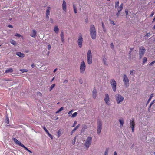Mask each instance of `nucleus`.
I'll return each instance as SVG.
<instances>
[{
	"mask_svg": "<svg viewBox=\"0 0 155 155\" xmlns=\"http://www.w3.org/2000/svg\"><path fill=\"white\" fill-rule=\"evenodd\" d=\"M90 31L92 38L95 39L96 37V32L95 27L93 25H91L90 26Z\"/></svg>",
	"mask_w": 155,
	"mask_h": 155,
	"instance_id": "nucleus-1",
	"label": "nucleus"
},
{
	"mask_svg": "<svg viewBox=\"0 0 155 155\" xmlns=\"http://www.w3.org/2000/svg\"><path fill=\"white\" fill-rule=\"evenodd\" d=\"M87 61L89 65L91 64L92 63V54L90 50L88 51L87 53Z\"/></svg>",
	"mask_w": 155,
	"mask_h": 155,
	"instance_id": "nucleus-2",
	"label": "nucleus"
},
{
	"mask_svg": "<svg viewBox=\"0 0 155 155\" xmlns=\"http://www.w3.org/2000/svg\"><path fill=\"white\" fill-rule=\"evenodd\" d=\"M116 100L117 104H120L124 101V97L119 94H117L115 95Z\"/></svg>",
	"mask_w": 155,
	"mask_h": 155,
	"instance_id": "nucleus-3",
	"label": "nucleus"
},
{
	"mask_svg": "<svg viewBox=\"0 0 155 155\" xmlns=\"http://www.w3.org/2000/svg\"><path fill=\"white\" fill-rule=\"evenodd\" d=\"M123 81L125 87H128L129 85V81L127 76L126 74L123 75Z\"/></svg>",
	"mask_w": 155,
	"mask_h": 155,
	"instance_id": "nucleus-4",
	"label": "nucleus"
},
{
	"mask_svg": "<svg viewBox=\"0 0 155 155\" xmlns=\"http://www.w3.org/2000/svg\"><path fill=\"white\" fill-rule=\"evenodd\" d=\"M83 41V36L81 34L79 33L78 35V38L77 40V42L79 47L81 48L82 46Z\"/></svg>",
	"mask_w": 155,
	"mask_h": 155,
	"instance_id": "nucleus-5",
	"label": "nucleus"
},
{
	"mask_svg": "<svg viewBox=\"0 0 155 155\" xmlns=\"http://www.w3.org/2000/svg\"><path fill=\"white\" fill-rule=\"evenodd\" d=\"M92 142V137H88L87 138L84 145L86 149H88L89 147Z\"/></svg>",
	"mask_w": 155,
	"mask_h": 155,
	"instance_id": "nucleus-6",
	"label": "nucleus"
},
{
	"mask_svg": "<svg viewBox=\"0 0 155 155\" xmlns=\"http://www.w3.org/2000/svg\"><path fill=\"white\" fill-rule=\"evenodd\" d=\"M110 84L114 91L115 92L116 90L117 83L115 80L112 79L110 81Z\"/></svg>",
	"mask_w": 155,
	"mask_h": 155,
	"instance_id": "nucleus-7",
	"label": "nucleus"
},
{
	"mask_svg": "<svg viewBox=\"0 0 155 155\" xmlns=\"http://www.w3.org/2000/svg\"><path fill=\"white\" fill-rule=\"evenodd\" d=\"M86 68V65L84 62L83 61L81 64L80 67V71L81 73H83L85 71Z\"/></svg>",
	"mask_w": 155,
	"mask_h": 155,
	"instance_id": "nucleus-8",
	"label": "nucleus"
},
{
	"mask_svg": "<svg viewBox=\"0 0 155 155\" xmlns=\"http://www.w3.org/2000/svg\"><path fill=\"white\" fill-rule=\"evenodd\" d=\"M146 51L145 48L143 46H141L139 48V55L140 58H141L144 55Z\"/></svg>",
	"mask_w": 155,
	"mask_h": 155,
	"instance_id": "nucleus-9",
	"label": "nucleus"
},
{
	"mask_svg": "<svg viewBox=\"0 0 155 155\" xmlns=\"http://www.w3.org/2000/svg\"><path fill=\"white\" fill-rule=\"evenodd\" d=\"M104 101L106 104L108 105H110V102L109 96L107 94H106L104 99Z\"/></svg>",
	"mask_w": 155,
	"mask_h": 155,
	"instance_id": "nucleus-10",
	"label": "nucleus"
},
{
	"mask_svg": "<svg viewBox=\"0 0 155 155\" xmlns=\"http://www.w3.org/2000/svg\"><path fill=\"white\" fill-rule=\"evenodd\" d=\"M130 125L131 128L132 132H133L134 130V126L135 125V123L134 119L133 118L130 120Z\"/></svg>",
	"mask_w": 155,
	"mask_h": 155,
	"instance_id": "nucleus-11",
	"label": "nucleus"
},
{
	"mask_svg": "<svg viewBox=\"0 0 155 155\" xmlns=\"http://www.w3.org/2000/svg\"><path fill=\"white\" fill-rule=\"evenodd\" d=\"M72 7L74 13L77 14L78 13V4L75 3H73Z\"/></svg>",
	"mask_w": 155,
	"mask_h": 155,
	"instance_id": "nucleus-12",
	"label": "nucleus"
},
{
	"mask_svg": "<svg viewBox=\"0 0 155 155\" xmlns=\"http://www.w3.org/2000/svg\"><path fill=\"white\" fill-rule=\"evenodd\" d=\"M62 7L64 12H66L67 11V4L65 1L64 0L63 1Z\"/></svg>",
	"mask_w": 155,
	"mask_h": 155,
	"instance_id": "nucleus-13",
	"label": "nucleus"
},
{
	"mask_svg": "<svg viewBox=\"0 0 155 155\" xmlns=\"http://www.w3.org/2000/svg\"><path fill=\"white\" fill-rule=\"evenodd\" d=\"M51 9V8L49 6H48L47 8V10L46 12V17L48 19L50 15V11Z\"/></svg>",
	"mask_w": 155,
	"mask_h": 155,
	"instance_id": "nucleus-14",
	"label": "nucleus"
},
{
	"mask_svg": "<svg viewBox=\"0 0 155 155\" xmlns=\"http://www.w3.org/2000/svg\"><path fill=\"white\" fill-rule=\"evenodd\" d=\"M97 127H102V123L101 120L100 119H98L97 121Z\"/></svg>",
	"mask_w": 155,
	"mask_h": 155,
	"instance_id": "nucleus-15",
	"label": "nucleus"
},
{
	"mask_svg": "<svg viewBox=\"0 0 155 155\" xmlns=\"http://www.w3.org/2000/svg\"><path fill=\"white\" fill-rule=\"evenodd\" d=\"M36 31L35 29H33L30 35L32 37L35 38L36 36Z\"/></svg>",
	"mask_w": 155,
	"mask_h": 155,
	"instance_id": "nucleus-16",
	"label": "nucleus"
},
{
	"mask_svg": "<svg viewBox=\"0 0 155 155\" xmlns=\"http://www.w3.org/2000/svg\"><path fill=\"white\" fill-rule=\"evenodd\" d=\"M92 96L94 99H95L97 96V91L95 89H94L92 91Z\"/></svg>",
	"mask_w": 155,
	"mask_h": 155,
	"instance_id": "nucleus-17",
	"label": "nucleus"
},
{
	"mask_svg": "<svg viewBox=\"0 0 155 155\" xmlns=\"http://www.w3.org/2000/svg\"><path fill=\"white\" fill-rule=\"evenodd\" d=\"M80 126V124H78L77 126H76L75 128L71 132V135H72L73 133Z\"/></svg>",
	"mask_w": 155,
	"mask_h": 155,
	"instance_id": "nucleus-18",
	"label": "nucleus"
},
{
	"mask_svg": "<svg viewBox=\"0 0 155 155\" xmlns=\"http://www.w3.org/2000/svg\"><path fill=\"white\" fill-rule=\"evenodd\" d=\"M54 31L57 34L58 33L59 29L57 25L55 26L54 29Z\"/></svg>",
	"mask_w": 155,
	"mask_h": 155,
	"instance_id": "nucleus-19",
	"label": "nucleus"
},
{
	"mask_svg": "<svg viewBox=\"0 0 155 155\" xmlns=\"http://www.w3.org/2000/svg\"><path fill=\"white\" fill-rule=\"evenodd\" d=\"M16 54L20 57H23L25 56V54H24L21 53L20 52H17Z\"/></svg>",
	"mask_w": 155,
	"mask_h": 155,
	"instance_id": "nucleus-20",
	"label": "nucleus"
},
{
	"mask_svg": "<svg viewBox=\"0 0 155 155\" xmlns=\"http://www.w3.org/2000/svg\"><path fill=\"white\" fill-rule=\"evenodd\" d=\"M123 4L122 3L120 5V6L118 7L117 10L118 12H120L123 9Z\"/></svg>",
	"mask_w": 155,
	"mask_h": 155,
	"instance_id": "nucleus-21",
	"label": "nucleus"
},
{
	"mask_svg": "<svg viewBox=\"0 0 155 155\" xmlns=\"http://www.w3.org/2000/svg\"><path fill=\"white\" fill-rule=\"evenodd\" d=\"M60 36L61 39V41L63 42H64V33L63 32H62Z\"/></svg>",
	"mask_w": 155,
	"mask_h": 155,
	"instance_id": "nucleus-22",
	"label": "nucleus"
},
{
	"mask_svg": "<svg viewBox=\"0 0 155 155\" xmlns=\"http://www.w3.org/2000/svg\"><path fill=\"white\" fill-rule=\"evenodd\" d=\"M102 128L97 127V133L98 134H100Z\"/></svg>",
	"mask_w": 155,
	"mask_h": 155,
	"instance_id": "nucleus-23",
	"label": "nucleus"
},
{
	"mask_svg": "<svg viewBox=\"0 0 155 155\" xmlns=\"http://www.w3.org/2000/svg\"><path fill=\"white\" fill-rule=\"evenodd\" d=\"M13 71V69L12 68H10L9 69H7L5 71V73H11Z\"/></svg>",
	"mask_w": 155,
	"mask_h": 155,
	"instance_id": "nucleus-24",
	"label": "nucleus"
},
{
	"mask_svg": "<svg viewBox=\"0 0 155 155\" xmlns=\"http://www.w3.org/2000/svg\"><path fill=\"white\" fill-rule=\"evenodd\" d=\"M153 96V94H151L150 96V97L149 99H148V100L147 103L146 105H147L149 103V102H150V101L151 100V99L152 98Z\"/></svg>",
	"mask_w": 155,
	"mask_h": 155,
	"instance_id": "nucleus-25",
	"label": "nucleus"
},
{
	"mask_svg": "<svg viewBox=\"0 0 155 155\" xmlns=\"http://www.w3.org/2000/svg\"><path fill=\"white\" fill-rule=\"evenodd\" d=\"M119 121L120 123V127H122L123 125L124 121L123 120L120 119L119 120Z\"/></svg>",
	"mask_w": 155,
	"mask_h": 155,
	"instance_id": "nucleus-26",
	"label": "nucleus"
},
{
	"mask_svg": "<svg viewBox=\"0 0 155 155\" xmlns=\"http://www.w3.org/2000/svg\"><path fill=\"white\" fill-rule=\"evenodd\" d=\"M135 74V71L133 70H131L130 71V74L131 75H134Z\"/></svg>",
	"mask_w": 155,
	"mask_h": 155,
	"instance_id": "nucleus-27",
	"label": "nucleus"
},
{
	"mask_svg": "<svg viewBox=\"0 0 155 155\" xmlns=\"http://www.w3.org/2000/svg\"><path fill=\"white\" fill-rule=\"evenodd\" d=\"M101 24L102 28L103 29V31L104 32H106V30L105 27L104 26V24L103 22H102Z\"/></svg>",
	"mask_w": 155,
	"mask_h": 155,
	"instance_id": "nucleus-28",
	"label": "nucleus"
},
{
	"mask_svg": "<svg viewBox=\"0 0 155 155\" xmlns=\"http://www.w3.org/2000/svg\"><path fill=\"white\" fill-rule=\"evenodd\" d=\"M78 115V113L77 112H75L74 113L71 115V117L72 118H74L75 117H76Z\"/></svg>",
	"mask_w": 155,
	"mask_h": 155,
	"instance_id": "nucleus-29",
	"label": "nucleus"
},
{
	"mask_svg": "<svg viewBox=\"0 0 155 155\" xmlns=\"http://www.w3.org/2000/svg\"><path fill=\"white\" fill-rule=\"evenodd\" d=\"M10 42L11 44H13L14 45H16V42L13 40H11L10 41Z\"/></svg>",
	"mask_w": 155,
	"mask_h": 155,
	"instance_id": "nucleus-30",
	"label": "nucleus"
},
{
	"mask_svg": "<svg viewBox=\"0 0 155 155\" xmlns=\"http://www.w3.org/2000/svg\"><path fill=\"white\" fill-rule=\"evenodd\" d=\"M55 84H52L51 86L50 87V91H51L52 90V89L55 87Z\"/></svg>",
	"mask_w": 155,
	"mask_h": 155,
	"instance_id": "nucleus-31",
	"label": "nucleus"
},
{
	"mask_svg": "<svg viewBox=\"0 0 155 155\" xmlns=\"http://www.w3.org/2000/svg\"><path fill=\"white\" fill-rule=\"evenodd\" d=\"M109 151V149L108 148H107L104 152V155H108Z\"/></svg>",
	"mask_w": 155,
	"mask_h": 155,
	"instance_id": "nucleus-32",
	"label": "nucleus"
},
{
	"mask_svg": "<svg viewBox=\"0 0 155 155\" xmlns=\"http://www.w3.org/2000/svg\"><path fill=\"white\" fill-rule=\"evenodd\" d=\"M20 71L22 73L26 72L28 71V70L26 69H21Z\"/></svg>",
	"mask_w": 155,
	"mask_h": 155,
	"instance_id": "nucleus-33",
	"label": "nucleus"
},
{
	"mask_svg": "<svg viewBox=\"0 0 155 155\" xmlns=\"http://www.w3.org/2000/svg\"><path fill=\"white\" fill-rule=\"evenodd\" d=\"M64 109V108L63 107H61L56 112V113H58L59 112L62 111Z\"/></svg>",
	"mask_w": 155,
	"mask_h": 155,
	"instance_id": "nucleus-34",
	"label": "nucleus"
},
{
	"mask_svg": "<svg viewBox=\"0 0 155 155\" xmlns=\"http://www.w3.org/2000/svg\"><path fill=\"white\" fill-rule=\"evenodd\" d=\"M147 60L146 57H144L143 59V64H144L147 61Z\"/></svg>",
	"mask_w": 155,
	"mask_h": 155,
	"instance_id": "nucleus-35",
	"label": "nucleus"
},
{
	"mask_svg": "<svg viewBox=\"0 0 155 155\" xmlns=\"http://www.w3.org/2000/svg\"><path fill=\"white\" fill-rule=\"evenodd\" d=\"M73 111V110L69 111L68 112V115L69 117H70Z\"/></svg>",
	"mask_w": 155,
	"mask_h": 155,
	"instance_id": "nucleus-36",
	"label": "nucleus"
},
{
	"mask_svg": "<svg viewBox=\"0 0 155 155\" xmlns=\"http://www.w3.org/2000/svg\"><path fill=\"white\" fill-rule=\"evenodd\" d=\"M119 4V1H117L115 2V8H117V7L118 6Z\"/></svg>",
	"mask_w": 155,
	"mask_h": 155,
	"instance_id": "nucleus-37",
	"label": "nucleus"
},
{
	"mask_svg": "<svg viewBox=\"0 0 155 155\" xmlns=\"http://www.w3.org/2000/svg\"><path fill=\"white\" fill-rule=\"evenodd\" d=\"M17 144L23 147H24L25 146L23 144L21 143L20 141L19 142V143H18Z\"/></svg>",
	"mask_w": 155,
	"mask_h": 155,
	"instance_id": "nucleus-38",
	"label": "nucleus"
},
{
	"mask_svg": "<svg viewBox=\"0 0 155 155\" xmlns=\"http://www.w3.org/2000/svg\"><path fill=\"white\" fill-rule=\"evenodd\" d=\"M103 62H104V64L105 65H107V59H106L105 58H103Z\"/></svg>",
	"mask_w": 155,
	"mask_h": 155,
	"instance_id": "nucleus-39",
	"label": "nucleus"
},
{
	"mask_svg": "<svg viewBox=\"0 0 155 155\" xmlns=\"http://www.w3.org/2000/svg\"><path fill=\"white\" fill-rule=\"evenodd\" d=\"M15 36H16L18 37H23V36H21V35H20L19 34H18V33H16L15 34Z\"/></svg>",
	"mask_w": 155,
	"mask_h": 155,
	"instance_id": "nucleus-40",
	"label": "nucleus"
},
{
	"mask_svg": "<svg viewBox=\"0 0 155 155\" xmlns=\"http://www.w3.org/2000/svg\"><path fill=\"white\" fill-rule=\"evenodd\" d=\"M57 133H58V138L60 136L61 134V132L60 131V130H58Z\"/></svg>",
	"mask_w": 155,
	"mask_h": 155,
	"instance_id": "nucleus-41",
	"label": "nucleus"
},
{
	"mask_svg": "<svg viewBox=\"0 0 155 155\" xmlns=\"http://www.w3.org/2000/svg\"><path fill=\"white\" fill-rule=\"evenodd\" d=\"M150 35L151 34L150 33H148L146 34V35H145V36L147 37H149L150 36Z\"/></svg>",
	"mask_w": 155,
	"mask_h": 155,
	"instance_id": "nucleus-42",
	"label": "nucleus"
},
{
	"mask_svg": "<svg viewBox=\"0 0 155 155\" xmlns=\"http://www.w3.org/2000/svg\"><path fill=\"white\" fill-rule=\"evenodd\" d=\"M48 135L49 136V137L51 139H53V137L50 134V133H49L48 134Z\"/></svg>",
	"mask_w": 155,
	"mask_h": 155,
	"instance_id": "nucleus-43",
	"label": "nucleus"
},
{
	"mask_svg": "<svg viewBox=\"0 0 155 155\" xmlns=\"http://www.w3.org/2000/svg\"><path fill=\"white\" fill-rule=\"evenodd\" d=\"M110 23L111 24H113V25H115V24L114 23V22L113 21L110 20Z\"/></svg>",
	"mask_w": 155,
	"mask_h": 155,
	"instance_id": "nucleus-44",
	"label": "nucleus"
},
{
	"mask_svg": "<svg viewBox=\"0 0 155 155\" xmlns=\"http://www.w3.org/2000/svg\"><path fill=\"white\" fill-rule=\"evenodd\" d=\"M77 121H74V123L73 125L72 126V127H74L75 126V125L77 124Z\"/></svg>",
	"mask_w": 155,
	"mask_h": 155,
	"instance_id": "nucleus-45",
	"label": "nucleus"
},
{
	"mask_svg": "<svg viewBox=\"0 0 155 155\" xmlns=\"http://www.w3.org/2000/svg\"><path fill=\"white\" fill-rule=\"evenodd\" d=\"M132 51V49H130V53H129V58H130V60H131V58L130 53Z\"/></svg>",
	"mask_w": 155,
	"mask_h": 155,
	"instance_id": "nucleus-46",
	"label": "nucleus"
},
{
	"mask_svg": "<svg viewBox=\"0 0 155 155\" xmlns=\"http://www.w3.org/2000/svg\"><path fill=\"white\" fill-rule=\"evenodd\" d=\"M155 103V100H153L150 104V105H152L153 104Z\"/></svg>",
	"mask_w": 155,
	"mask_h": 155,
	"instance_id": "nucleus-47",
	"label": "nucleus"
},
{
	"mask_svg": "<svg viewBox=\"0 0 155 155\" xmlns=\"http://www.w3.org/2000/svg\"><path fill=\"white\" fill-rule=\"evenodd\" d=\"M87 128V126L86 125H84L82 129H86Z\"/></svg>",
	"mask_w": 155,
	"mask_h": 155,
	"instance_id": "nucleus-48",
	"label": "nucleus"
},
{
	"mask_svg": "<svg viewBox=\"0 0 155 155\" xmlns=\"http://www.w3.org/2000/svg\"><path fill=\"white\" fill-rule=\"evenodd\" d=\"M9 119L8 117H7L6 118V123H7L8 124L9 123Z\"/></svg>",
	"mask_w": 155,
	"mask_h": 155,
	"instance_id": "nucleus-49",
	"label": "nucleus"
},
{
	"mask_svg": "<svg viewBox=\"0 0 155 155\" xmlns=\"http://www.w3.org/2000/svg\"><path fill=\"white\" fill-rule=\"evenodd\" d=\"M23 148L24 149H25V150H26L28 151L29 152V151H30V150L25 146H24V147Z\"/></svg>",
	"mask_w": 155,
	"mask_h": 155,
	"instance_id": "nucleus-50",
	"label": "nucleus"
},
{
	"mask_svg": "<svg viewBox=\"0 0 155 155\" xmlns=\"http://www.w3.org/2000/svg\"><path fill=\"white\" fill-rule=\"evenodd\" d=\"M154 14V12H152V13H151V14H150V17H152L153 15Z\"/></svg>",
	"mask_w": 155,
	"mask_h": 155,
	"instance_id": "nucleus-51",
	"label": "nucleus"
},
{
	"mask_svg": "<svg viewBox=\"0 0 155 155\" xmlns=\"http://www.w3.org/2000/svg\"><path fill=\"white\" fill-rule=\"evenodd\" d=\"M13 140H14V142H15V143L17 142V140H17L15 138H13Z\"/></svg>",
	"mask_w": 155,
	"mask_h": 155,
	"instance_id": "nucleus-52",
	"label": "nucleus"
},
{
	"mask_svg": "<svg viewBox=\"0 0 155 155\" xmlns=\"http://www.w3.org/2000/svg\"><path fill=\"white\" fill-rule=\"evenodd\" d=\"M155 62V61H153L150 64V65H153L154 63Z\"/></svg>",
	"mask_w": 155,
	"mask_h": 155,
	"instance_id": "nucleus-53",
	"label": "nucleus"
},
{
	"mask_svg": "<svg viewBox=\"0 0 155 155\" xmlns=\"http://www.w3.org/2000/svg\"><path fill=\"white\" fill-rule=\"evenodd\" d=\"M37 93V94L41 96L42 95L41 93L39 92H38Z\"/></svg>",
	"mask_w": 155,
	"mask_h": 155,
	"instance_id": "nucleus-54",
	"label": "nucleus"
},
{
	"mask_svg": "<svg viewBox=\"0 0 155 155\" xmlns=\"http://www.w3.org/2000/svg\"><path fill=\"white\" fill-rule=\"evenodd\" d=\"M51 48V46L50 45H48V49L50 50Z\"/></svg>",
	"mask_w": 155,
	"mask_h": 155,
	"instance_id": "nucleus-55",
	"label": "nucleus"
},
{
	"mask_svg": "<svg viewBox=\"0 0 155 155\" xmlns=\"http://www.w3.org/2000/svg\"><path fill=\"white\" fill-rule=\"evenodd\" d=\"M50 21H51V22L52 23H53L54 22V20H53V19L52 18H50Z\"/></svg>",
	"mask_w": 155,
	"mask_h": 155,
	"instance_id": "nucleus-56",
	"label": "nucleus"
},
{
	"mask_svg": "<svg viewBox=\"0 0 155 155\" xmlns=\"http://www.w3.org/2000/svg\"><path fill=\"white\" fill-rule=\"evenodd\" d=\"M125 13L126 14V15H128V11L127 10H126L125 11Z\"/></svg>",
	"mask_w": 155,
	"mask_h": 155,
	"instance_id": "nucleus-57",
	"label": "nucleus"
},
{
	"mask_svg": "<svg viewBox=\"0 0 155 155\" xmlns=\"http://www.w3.org/2000/svg\"><path fill=\"white\" fill-rule=\"evenodd\" d=\"M120 14V12H117V14H116V15L117 16V17H118L119 15Z\"/></svg>",
	"mask_w": 155,
	"mask_h": 155,
	"instance_id": "nucleus-58",
	"label": "nucleus"
},
{
	"mask_svg": "<svg viewBox=\"0 0 155 155\" xmlns=\"http://www.w3.org/2000/svg\"><path fill=\"white\" fill-rule=\"evenodd\" d=\"M67 82H68V81H67V80H64V81L63 83H67Z\"/></svg>",
	"mask_w": 155,
	"mask_h": 155,
	"instance_id": "nucleus-59",
	"label": "nucleus"
},
{
	"mask_svg": "<svg viewBox=\"0 0 155 155\" xmlns=\"http://www.w3.org/2000/svg\"><path fill=\"white\" fill-rule=\"evenodd\" d=\"M43 128L45 131L46 130H47V129H46V127L44 126L43 127Z\"/></svg>",
	"mask_w": 155,
	"mask_h": 155,
	"instance_id": "nucleus-60",
	"label": "nucleus"
},
{
	"mask_svg": "<svg viewBox=\"0 0 155 155\" xmlns=\"http://www.w3.org/2000/svg\"><path fill=\"white\" fill-rule=\"evenodd\" d=\"M151 106H152L150 104V105L149 106V107L148 108V110L149 111L150 110V109L151 108Z\"/></svg>",
	"mask_w": 155,
	"mask_h": 155,
	"instance_id": "nucleus-61",
	"label": "nucleus"
},
{
	"mask_svg": "<svg viewBox=\"0 0 155 155\" xmlns=\"http://www.w3.org/2000/svg\"><path fill=\"white\" fill-rule=\"evenodd\" d=\"M8 26L10 28H13L12 26L11 25H9Z\"/></svg>",
	"mask_w": 155,
	"mask_h": 155,
	"instance_id": "nucleus-62",
	"label": "nucleus"
},
{
	"mask_svg": "<svg viewBox=\"0 0 155 155\" xmlns=\"http://www.w3.org/2000/svg\"><path fill=\"white\" fill-rule=\"evenodd\" d=\"M45 131L46 133L47 134H48L49 133L48 131L47 130H46Z\"/></svg>",
	"mask_w": 155,
	"mask_h": 155,
	"instance_id": "nucleus-63",
	"label": "nucleus"
},
{
	"mask_svg": "<svg viewBox=\"0 0 155 155\" xmlns=\"http://www.w3.org/2000/svg\"><path fill=\"white\" fill-rule=\"evenodd\" d=\"M114 155H117V153L116 151L114 152Z\"/></svg>",
	"mask_w": 155,
	"mask_h": 155,
	"instance_id": "nucleus-64",
	"label": "nucleus"
}]
</instances>
